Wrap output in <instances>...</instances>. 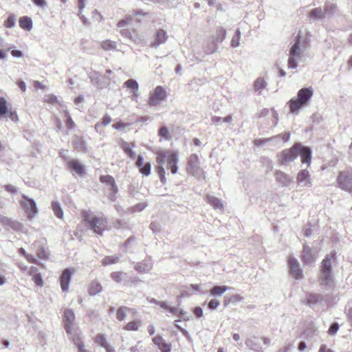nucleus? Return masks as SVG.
Here are the masks:
<instances>
[{"label":"nucleus","instance_id":"53","mask_svg":"<svg viewBox=\"0 0 352 352\" xmlns=\"http://www.w3.org/2000/svg\"><path fill=\"white\" fill-rule=\"evenodd\" d=\"M2 188H3L6 191L14 195L18 192L17 188L11 184L4 185Z\"/></svg>","mask_w":352,"mask_h":352},{"label":"nucleus","instance_id":"60","mask_svg":"<svg viewBox=\"0 0 352 352\" xmlns=\"http://www.w3.org/2000/svg\"><path fill=\"white\" fill-rule=\"evenodd\" d=\"M111 116L108 114H105L102 118L100 123L103 126H107L111 123Z\"/></svg>","mask_w":352,"mask_h":352},{"label":"nucleus","instance_id":"9","mask_svg":"<svg viewBox=\"0 0 352 352\" xmlns=\"http://www.w3.org/2000/svg\"><path fill=\"white\" fill-rule=\"evenodd\" d=\"M166 98V93L164 88L162 86H157L153 92L150 93L148 104L150 106H156Z\"/></svg>","mask_w":352,"mask_h":352},{"label":"nucleus","instance_id":"33","mask_svg":"<svg viewBox=\"0 0 352 352\" xmlns=\"http://www.w3.org/2000/svg\"><path fill=\"white\" fill-rule=\"evenodd\" d=\"M102 289V285L97 280H93L89 285V294L91 296H95L99 294Z\"/></svg>","mask_w":352,"mask_h":352},{"label":"nucleus","instance_id":"64","mask_svg":"<svg viewBox=\"0 0 352 352\" xmlns=\"http://www.w3.org/2000/svg\"><path fill=\"white\" fill-rule=\"evenodd\" d=\"M193 313L198 318H200L203 316V309L200 307H195L193 309Z\"/></svg>","mask_w":352,"mask_h":352},{"label":"nucleus","instance_id":"1","mask_svg":"<svg viewBox=\"0 0 352 352\" xmlns=\"http://www.w3.org/2000/svg\"><path fill=\"white\" fill-rule=\"evenodd\" d=\"M314 94L313 88L311 87L300 89L296 98H293L289 101L290 112L298 114L299 110L305 107Z\"/></svg>","mask_w":352,"mask_h":352},{"label":"nucleus","instance_id":"18","mask_svg":"<svg viewBox=\"0 0 352 352\" xmlns=\"http://www.w3.org/2000/svg\"><path fill=\"white\" fill-rule=\"evenodd\" d=\"M153 267V263L151 258L144 259L142 262L137 263L134 269L140 273H147Z\"/></svg>","mask_w":352,"mask_h":352},{"label":"nucleus","instance_id":"12","mask_svg":"<svg viewBox=\"0 0 352 352\" xmlns=\"http://www.w3.org/2000/svg\"><path fill=\"white\" fill-rule=\"evenodd\" d=\"M288 265L292 276L297 280L302 278V272L298 261L294 257L290 256L288 259Z\"/></svg>","mask_w":352,"mask_h":352},{"label":"nucleus","instance_id":"16","mask_svg":"<svg viewBox=\"0 0 352 352\" xmlns=\"http://www.w3.org/2000/svg\"><path fill=\"white\" fill-rule=\"evenodd\" d=\"M71 278L72 271L69 268H67L63 272L60 277V283L63 292H67L68 290Z\"/></svg>","mask_w":352,"mask_h":352},{"label":"nucleus","instance_id":"7","mask_svg":"<svg viewBox=\"0 0 352 352\" xmlns=\"http://www.w3.org/2000/svg\"><path fill=\"white\" fill-rule=\"evenodd\" d=\"M85 220L89 223L90 229L93 230L96 234L99 235L102 234L107 224L106 220L98 217H94L90 219L89 216L87 215L85 217Z\"/></svg>","mask_w":352,"mask_h":352},{"label":"nucleus","instance_id":"47","mask_svg":"<svg viewBox=\"0 0 352 352\" xmlns=\"http://www.w3.org/2000/svg\"><path fill=\"white\" fill-rule=\"evenodd\" d=\"M241 37V32L237 29L235 32V34L233 36L231 40V46L232 47H236L239 45V40Z\"/></svg>","mask_w":352,"mask_h":352},{"label":"nucleus","instance_id":"55","mask_svg":"<svg viewBox=\"0 0 352 352\" xmlns=\"http://www.w3.org/2000/svg\"><path fill=\"white\" fill-rule=\"evenodd\" d=\"M13 221H14V219H12L11 218H8L7 217H4V216L0 217V223L1 224L4 225V226H7L8 227L10 226V225Z\"/></svg>","mask_w":352,"mask_h":352},{"label":"nucleus","instance_id":"40","mask_svg":"<svg viewBox=\"0 0 352 352\" xmlns=\"http://www.w3.org/2000/svg\"><path fill=\"white\" fill-rule=\"evenodd\" d=\"M100 46L104 50H112L116 48V43L110 40H105L101 42Z\"/></svg>","mask_w":352,"mask_h":352},{"label":"nucleus","instance_id":"61","mask_svg":"<svg viewBox=\"0 0 352 352\" xmlns=\"http://www.w3.org/2000/svg\"><path fill=\"white\" fill-rule=\"evenodd\" d=\"M289 138H290V133H285L283 134H279L277 136L273 137V138H271V140L276 139V138H282L283 142H287L289 140ZM269 140H270V139H269ZM266 141H268V140H267Z\"/></svg>","mask_w":352,"mask_h":352},{"label":"nucleus","instance_id":"15","mask_svg":"<svg viewBox=\"0 0 352 352\" xmlns=\"http://www.w3.org/2000/svg\"><path fill=\"white\" fill-rule=\"evenodd\" d=\"M153 343L162 352H170L172 344L167 343L165 340L160 336L157 335L153 338Z\"/></svg>","mask_w":352,"mask_h":352},{"label":"nucleus","instance_id":"42","mask_svg":"<svg viewBox=\"0 0 352 352\" xmlns=\"http://www.w3.org/2000/svg\"><path fill=\"white\" fill-rule=\"evenodd\" d=\"M100 181L103 183V184H105L107 186H108L109 187L114 184L115 182V179L114 178L111 176V175H101L100 177Z\"/></svg>","mask_w":352,"mask_h":352},{"label":"nucleus","instance_id":"36","mask_svg":"<svg viewBox=\"0 0 352 352\" xmlns=\"http://www.w3.org/2000/svg\"><path fill=\"white\" fill-rule=\"evenodd\" d=\"M120 257L118 255L106 256L102 260V264L103 265H109L111 264L117 263L120 261Z\"/></svg>","mask_w":352,"mask_h":352},{"label":"nucleus","instance_id":"34","mask_svg":"<svg viewBox=\"0 0 352 352\" xmlns=\"http://www.w3.org/2000/svg\"><path fill=\"white\" fill-rule=\"evenodd\" d=\"M267 85V82L262 77L256 78L254 82V90L255 92L258 91L261 93V90L266 88Z\"/></svg>","mask_w":352,"mask_h":352},{"label":"nucleus","instance_id":"10","mask_svg":"<svg viewBox=\"0 0 352 352\" xmlns=\"http://www.w3.org/2000/svg\"><path fill=\"white\" fill-rule=\"evenodd\" d=\"M188 171L193 176L198 177L202 175V170L199 167V160L197 155L193 154L190 156L188 162Z\"/></svg>","mask_w":352,"mask_h":352},{"label":"nucleus","instance_id":"30","mask_svg":"<svg viewBox=\"0 0 352 352\" xmlns=\"http://www.w3.org/2000/svg\"><path fill=\"white\" fill-rule=\"evenodd\" d=\"M19 25L24 30L30 31L32 28V20L29 16H22L19 19Z\"/></svg>","mask_w":352,"mask_h":352},{"label":"nucleus","instance_id":"11","mask_svg":"<svg viewBox=\"0 0 352 352\" xmlns=\"http://www.w3.org/2000/svg\"><path fill=\"white\" fill-rule=\"evenodd\" d=\"M168 38L167 32L161 28L157 29L153 36V40L151 42L149 46L157 49L160 45L164 44Z\"/></svg>","mask_w":352,"mask_h":352},{"label":"nucleus","instance_id":"51","mask_svg":"<svg viewBox=\"0 0 352 352\" xmlns=\"http://www.w3.org/2000/svg\"><path fill=\"white\" fill-rule=\"evenodd\" d=\"M16 18L14 15H10L5 21V26L11 28L15 25Z\"/></svg>","mask_w":352,"mask_h":352},{"label":"nucleus","instance_id":"31","mask_svg":"<svg viewBox=\"0 0 352 352\" xmlns=\"http://www.w3.org/2000/svg\"><path fill=\"white\" fill-rule=\"evenodd\" d=\"M206 201L212 206L214 209H222L223 207L222 201L212 195H208L206 197Z\"/></svg>","mask_w":352,"mask_h":352},{"label":"nucleus","instance_id":"43","mask_svg":"<svg viewBox=\"0 0 352 352\" xmlns=\"http://www.w3.org/2000/svg\"><path fill=\"white\" fill-rule=\"evenodd\" d=\"M73 341L77 346L79 352H89L85 349V345L82 341L78 337H74Z\"/></svg>","mask_w":352,"mask_h":352},{"label":"nucleus","instance_id":"48","mask_svg":"<svg viewBox=\"0 0 352 352\" xmlns=\"http://www.w3.org/2000/svg\"><path fill=\"white\" fill-rule=\"evenodd\" d=\"M151 164L147 162L140 168V172L144 176H148L151 174Z\"/></svg>","mask_w":352,"mask_h":352},{"label":"nucleus","instance_id":"58","mask_svg":"<svg viewBox=\"0 0 352 352\" xmlns=\"http://www.w3.org/2000/svg\"><path fill=\"white\" fill-rule=\"evenodd\" d=\"M9 228L15 231H19L23 228V225L20 222L14 220Z\"/></svg>","mask_w":352,"mask_h":352},{"label":"nucleus","instance_id":"50","mask_svg":"<svg viewBox=\"0 0 352 352\" xmlns=\"http://www.w3.org/2000/svg\"><path fill=\"white\" fill-rule=\"evenodd\" d=\"M65 117L66 118V126L68 129H72L74 127L75 123L72 119L68 111L65 112Z\"/></svg>","mask_w":352,"mask_h":352},{"label":"nucleus","instance_id":"3","mask_svg":"<svg viewBox=\"0 0 352 352\" xmlns=\"http://www.w3.org/2000/svg\"><path fill=\"white\" fill-rule=\"evenodd\" d=\"M305 48L300 41V36L296 37L294 43L292 45L288 59V67L296 69L298 67L297 59H300L303 54Z\"/></svg>","mask_w":352,"mask_h":352},{"label":"nucleus","instance_id":"8","mask_svg":"<svg viewBox=\"0 0 352 352\" xmlns=\"http://www.w3.org/2000/svg\"><path fill=\"white\" fill-rule=\"evenodd\" d=\"M75 319L76 317L74 311L70 309H65L63 316V322L66 333L69 335L73 334Z\"/></svg>","mask_w":352,"mask_h":352},{"label":"nucleus","instance_id":"52","mask_svg":"<svg viewBox=\"0 0 352 352\" xmlns=\"http://www.w3.org/2000/svg\"><path fill=\"white\" fill-rule=\"evenodd\" d=\"M340 325L338 322L332 323L328 330V333L331 336L335 335L338 331Z\"/></svg>","mask_w":352,"mask_h":352},{"label":"nucleus","instance_id":"38","mask_svg":"<svg viewBox=\"0 0 352 352\" xmlns=\"http://www.w3.org/2000/svg\"><path fill=\"white\" fill-rule=\"evenodd\" d=\"M129 310V308L126 306H121L118 308L116 312V318L120 320H124L126 317V312Z\"/></svg>","mask_w":352,"mask_h":352},{"label":"nucleus","instance_id":"63","mask_svg":"<svg viewBox=\"0 0 352 352\" xmlns=\"http://www.w3.org/2000/svg\"><path fill=\"white\" fill-rule=\"evenodd\" d=\"M33 3L38 7L45 8L47 6L45 0H32Z\"/></svg>","mask_w":352,"mask_h":352},{"label":"nucleus","instance_id":"27","mask_svg":"<svg viewBox=\"0 0 352 352\" xmlns=\"http://www.w3.org/2000/svg\"><path fill=\"white\" fill-rule=\"evenodd\" d=\"M309 16L314 21L322 20L327 17L325 12L320 7L311 10L309 13Z\"/></svg>","mask_w":352,"mask_h":352},{"label":"nucleus","instance_id":"6","mask_svg":"<svg viewBox=\"0 0 352 352\" xmlns=\"http://www.w3.org/2000/svg\"><path fill=\"white\" fill-rule=\"evenodd\" d=\"M300 143L295 144L290 148L285 149L278 154V157L281 164H287L294 161L298 157V150Z\"/></svg>","mask_w":352,"mask_h":352},{"label":"nucleus","instance_id":"29","mask_svg":"<svg viewBox=\"0 0 352 352\" xmlns=\"http://www.w3.org/2000/svg\"><path fill=\"white\" fill-rule=\"evenodd\" d=\"M74 147L80 152H87V149L86 147V142L85 140L79 136H76L73 141Z\"/></svg>","mask_w":352,"mask_h":352},{"label":"nucleus","instance_id":"5","mask_svg":"<svg viewBox=\"0 0 352 352\" xmlns=\"http://www.w3.org/2000/svg\"><path fill=\"white\" fill-rule=\"evenodd\" d=\"M338 186L342 190L352 192V172L349 170L340 171L337 177Z\"/></svg>","mask_w":352,"mask_h":352},{"label":"nucleus","instance_id":"57","mask_svg":"<svg viewBox=\"0 0 352 352\" xmlns=\"http://www.w3.org/2000/svg\"><path fill=\"white\" fill-rule=\"evenodd\" d=\"M34 282L38 286H43V278L40 273H37L33 276Z\"/></svg>","mask_w":352,"mask_h":352},{"label":"nucleus","instance_id":"17","mask_svg":"<svg viewBox=\"0 0 352 352\" xmlns=\"http://www.w3.org/2000/svg\"><path fill=\"white\" fill-rule=\"evenodd\" d=\"M323 300V295L320 294L309 293L306 296V304L310 307H314L316 305H320Z\"/></svg>","mask_w":352,"mask_h":352},{"label":"nucleus","instance_id":"2","mask_svg":"<svg viewBox=\"0 0 352 352\" xmlns=\"http://www.w3.org/2000/svg\"><path fill=\"white\" fill-rule=\"evenodd\" d=\"M320 284L325 290H332L334 287V277L332 271L331 256L327 255L321 262Z\"/></svg>","mask_w":352,"mask_h":352},{"label":"nucleus","instance_id":"14","mask_svg":"<svg viewBox=\"0 0 352 352\" xmlns=\"http://www.w3.org/2000/svg\"><path fill=\"white\" fill-rule=\"evenodd\" d=\"M301 157V162L303 164H309L311 160V149L309 146L301 145L300 143L299 149L298 150V155Z\"/></svg>","mask_w":352,"mask_h":352},{"label":"nucleus","instance_id":"26","mask_svg":"<svg viewBox=\"0 0 352 352\" xmlns=\"http://www.w3.org/2000/svg\"><path fill=\"white\" fill-rule=\"evenodd\" d=\"M275 177L278 183L285 186H288L292 181L291 177L280 170L276 171Z\"/></svg>","mask_w":352,"mask_h":352},{"label":"nucleus","instance_id":"37","mask_svg":"<svg viewBox=\"0 0 352 352\" xmlns=\"http://www.w3.org/2000/svg\"><path fill=\"white\" fill-rule=\"evenodd\" d=\"M336 6L331 2H327L324 6V12H325L326 16H331L336 12Z\"/></svg>","mask_w":352,"mask_h":352},{"label":"nucleus","instance_id":"28","mask_svg":"<svg viewBox=\"0 0 352 352\" xmlns=\"http://www.w3.org/2000/svg\"><path fill=\"white\" fill-rule=\"evenodd\" d=\"M124 87L131 89V91L135 96H138L139 85L136 80L129 79L124 82Z\"/></svg>","mask_w":352,"mask_h":352},{"label":"nucleus","instance_id":"54","mask_svg":"<svg viewBox=\"0 0 352 352\" xmlns=\"http://www.w3.org/2000/svg\"><path fill=\"white\" fill-rule=\"evenodd\" d=\"M158 175L160 179V181L162 184L166 183V177H165V170L162 166H159L157 168Z\"/></svg>","mask_w":352,"mask_h":352},{"label":"nucleus","instance_id":"44","mask_svg":"<svg viewBox=\"0 0 352 352\" xmlns=\"http://www.w3.org/2000/svg\"><path fill=\"white\" fill-rule=\"evenodd\" d=\"M109 190L111 191L112 193L109 194V199L111 200V201H116V194L118 193V188L116 184V182H114L113 184H113H111L110 186H109Z\"/></svg>","mask_w":352,"mask_h":352},{"label":"nucleus","instance_id":"32","mask_svg":"<svg viewBox=\"0 0 352 352\" xmlns=\"http://www.w3.org/2000/svg\"><path fill=\"white\" fill-rule=\"evenodd\" d=\"M230 287L224 285H215L212 287L210 290L211 296L214 297L221 296L224 292H226Z\"/></svg>","mask_w":352,"mask_h":352},{"label":"nucleus","instance_id":"13","mask_svg":"<svg viewBox=\"0 0 352 352\" xmlns=\"http://www.w3.org/2000/svg\"><path fill=\"white\" fill-rule=\"evenodd\" d=\"M8 113V107L6 99L0 97V117H5ZM9 118L14 122L18 120V116L16 111H10Z\"/></svg>","mask_w":352,"mask_h":352},{"label":"nucleus","instance_id":"4","mask_svg":"<svg viewBox=\"0 0 352 352\" xmlns=\"http://www.w3.org/2000/svg\"><path fill=\"white\" fill-rule=\"evenodd\" d=\"M21 205L25 211L29 220H32L38 214V210L35 201L25 195H22Z\"/></svg>","mask_w":352,"mask_h":352},{"label":"nucleus","instance_id":"23","mask_svg":"<svg viewBox=\"0 0 352 352\" xmlns=\"http://www.w3.org/2000/svg\"><path fill=\"white\" fill-rule=\"evenodd\" d=\"M168 168H169L173 174L177 172L178 155L176 153L173 152L168 156Z\"/></svg>","mask_w":352,"mask_h":352},{"label":"nucleus","instance_id":"24","mask_svg":"<svg viewBox=\"0 0 352 352\" xmlns=\"http://www.w3.org/2000/svg\"><path fill=\"white\" fill-rule=\"evenodd\" d=\"M68 168L75 171L78 175H82L85 173L84 166L77 160H70L67 162Z\"/></svg>","mask_w":352,"mask_h":352},{"label":"nucleus","instance_id":"41","mask_svg":"<svg viewBox=\"0 0 352 352\" xmlns=\"http://www.w3.org/2000/svg\"><path fill=\"white\" fill-rule=\"evenodd\" d=\"M158 135L161 138H164V139L169 140L171 139V135L169 133V130L167 126H162L159 129Z\"/></svg>","mask_w":352,"mask_h":352},{"label":"nucleus","instance_id":"35","mask_svg":"<svg viewBox=\"0 0 352 352\" xmlns=\"http://www.w3.org/2000/svg\"><path fill=\"white\" fill-rule=\"evenodd\" d=\"M52 209L57 218L62 219L63 217V211L58 201H52Z\"/></svg>","mask_w":352,"mask_h":352},{"label":"nucleus","instance_id":"21","mask_svg":"<svg viewBox=\"0 0 352 352\" xmlns=\"http://www.w3.org/2000/svg\"><path fill=\"white\" fill-rule=\"evenodd\" d=\"M94 341L96 344L103 347L107 352H116L115 349L108 344L107 338L104 334H97L95 337Z\"/></svg>","mask_w":352,"mask_h":352},{"label":"nucleus","instance_id":"62","mask_svg":"<svg viewBox=\"0 0 352 352\" xmlns=\"http://www.w3.org/2000/svg\"><path fill=\"white\" fill-rule=\"evenodd\" d=\"M131 41L135 43L140 44L142 45H146V41H144L143 36L133 37V39Z\"/></svg>","mask_w":352,"mask_h":352},{"label":"nucleus","instance_id":"19","mask_svg":"<svg viewBox=\"0 0 352 352\" xmlns=\"http://www.w3.org/2000/svg\"><path fill=\"white\" fill-rule=\"evenodd\" d=\"M302 261L305 265L311 264L315 261L312 250L307 244L303 245Z\"/></svg>","mask_w":352,"mask_h":352},{"label":"nucleus","instance_id":"39","mask_svg":"<svg viewBox=\"0 0 352 352\" xmlns=\"http://www.w3.org/2000/svg\"><path fill=\"white\" fill-rule=\"evenodd\" d=\"M121 147L124 153L127 154L131 159L134 160L135 158V153L132 151L130 147V144L127 142L123 141Z\"/></svg>","mask_w":352,"mask_h":352},{"label":"nucleus","instance_id":"25","mask_svg":"<svg viewBox=\"0 0 352 352\" xmlns=\"http://www.w3.org/2000/svg\"><path fill=\"white\" fill-rule=\"evenodd\" d=\"M110 277L113 280L118 283H124V284H129L128 280V274L122 272H114L110 274Z\"/></svg>","mask_w":352,"mask_h":352},{"label":"nucleus","instance_id":"46","mask_svg":"<svg viewBox=\"0 0 352 352\" xmlns=\"http://www.w3.org/2000/svg\"><path fill=\"white\" fill-rule=\"evenodd\" d=\"M140 327V322L139 321H132L128 322L124 327V329L127 331H137Z\"/></svg>","mask_w":352,"mask_h":352},{"label":"nucleus","instance_id":"22","mask_svg":"<svg viewBox=\"0 0 352 352\" xmlns=\"http://www.w3.org/2000/svg\"><path fill=\"white\" fill-rule=\"evenodd\" d=\"M297 181L302 186H311L310 175L307 170H300L297 175Z\"/></svg>","mask_w":352,"mask_h":352},{"label":"nucleus","instance_id":"45","mask_svg":"<svg viewBox=\"0 0 352 352\" xmlns=\"http://www.w3.org/2000/svg\"><path fill=\"white\" fill-rule=\"evenodd\" d=\"M226 32L225 29L222 28H218L216 32V41L219 43L222 42L226 37Z\"/></svg>","mask_w":352,"mask_h":352},{"label":"nucleus","instance_id":"59","mask_svg":"<svg viewBox=\"0 0 352 352\" xmlns=\"http://www.w3.org/2000/svg\"><path fill=\"white\" fill-rule=\"evenodd\" d=\"M120 34L123 37H124L126 39H129L131 41L133 39V36H132L131 32L127 29H121Z\"/></svg>","mask_w":352,"mask_h":352},{"label":"nucleus","instance_id":"56","mask_svg":"<svg viewBox=\"0 0 352 352\" xmlns=\"http://www.w3.org/2000/svg\"><path fill=\"white\" fill-rule=\"evenodd\" d=\"M220 305V302L217 299H212L208 304V308L211 310L216 309Z\"/></svg>","mask_w":352,"mask_h":352},{"label":"nucleus","instance_id":"49","mask_svg":"<svg viewBox=\"0 0 352 352\" xmlns=\"http://www.w3.org/2000/svg\"><path fill=\"white\" fill-rule=\"evenodd\" d=\"M261 162L264 166L267 168V172L272 171L273 169V164L272 160L268 157H262Z\"/></svg>","mask_w":352,"mask_h":352},{"label":"nucleus","instance_id":"20","mask_svg":"<svg viewBox=\"0 0 352 352\" xmlns=\"http://www.w3.org/2000/svg\"><path fill=\"white\" fill-rule=\"evenodd\" d=\"M245 345L248 349L254 352H263L262 346L256 336H252L245 340Z\"/></svg>","mask_w":352,"mask_h":352}]
</instances>
